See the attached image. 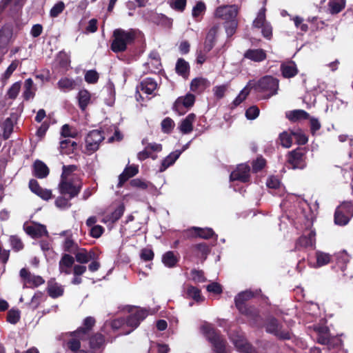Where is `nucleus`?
I'll use <instances>...</instances> for the list:
<instances>
[{
  "label": "nucleus",
  "instance_id": "obj_1",
  "mask_svg": "<svg viewBox=\"0 0 353 353\" xmlns=\"http://www.w3.org/2000/svg\"><path fill=\"white\" fill-rule=\"evenodd\" d=\"M135 39L136 32L134 30L115 29L112 34L110 48L115 53L124 52L128 46L134 43Z\"/></svg>",
  "mask_w": 353,
  "mask_h": 353
},
{
  "label": "nucleus",
  "instance_id": "obj_2",
  "mask_svg": "<svg viewBox=\"0 0 353 353\" xmlns=\"http://www.w3.org/2000/svg\"><path fill=\"white\" fill-rule=\"evenodd\" d=\"M252 81L251 89H254L258 92L265 93V98L269 99L278 92L279 87V80L272 76L265 75L260 78L258 81Z\"/></svg>",
  "mask_w": 353,
  "mask_h": 353
},
{
  "label": "nucleus",
  "instance_id": "obj_3",
  "mask_svg": "<svg viewBox=\"0 0 353 353\" xmlns=\"http://www.w3.org/2000/svg\"><path fill=\"white\" fill-rule=\"evenodd\" d=\"M148 316V311L145 309H136L131 312L125 318L115 319L112 321V327L118 328L121 325H126L130 329L125 334H130L135 330Z\"/></svg>",
  "mask_w": 353,
  "mask_h": 353
},
{
  "label": "nucleus",
  "instance_id": "obj_4",
  "mask_svg": "<svg viewBox=\"0 0 353 353\" xmlns=\"http://www.w3.org/2000/svg\"><path fill=\"white\" fill-rule=\"evenodd\" d=\"M202 329L205 337L212 343L214 353H226V342L220 332L210 325H204Z\"/></svg>",
  "mask_w": 353,
  "mask_h": 353
},
{
  "label": "nucleus",
  "instance_id": "obj_5",
  "mask_svg": "<svg viewBox=\"0 0 353 353\" xmlns=\"http://www.w3.org/2000/svg\"><path fill=\"white\" fill-rule=\"evenodd\" d=\"M307 149L305 148H296L288 152L286 155L287 163L291 168L303 170L307 166Z\"/></svg>",
  "mask_w": 353,
  "mask_h": 353
},
{
  "label": "nucleus",
  "instance_id": "obj_6",
  "mask_svg": "<svg viewBox=\"0 0 353 353\" xmlns=\"http://www.w3.org/2000/svg\"><path fill=\"white\" fill-rule=\"evenodd\" d=\"M265 328L267 333L273 334L280 340H290L291 339L290 332L283 330V325L274 316H270L265 320Z\"/></svg>",
  "mask_w": 353,
  "mask_h": 353
},
{
  "label": "nucleus",
  "instance_id": "obj_7",
  "mask_svg": "<svg viewBox=\"0 0 353 353\" xmlns=\"http://www.w3.org/2000/svg\"><path fill=\"white\" fill-rule=\"evenodd\" d=\"M82 185L81 181L75 183L72 179L61 177L59 183V191L61 195H68L70 199H73L80 193Z\"/></svg>",
  "mask_w": 353,
  "mask_h": 353
},
{
  "label": "nucleus",
  "instance_id": "obj_8",
  "mask_svg": "<svg viewBox=\"0 0 353 353\" xmlns=\"http://www.w3.org/2000/svg\"><path fill=\"white\" fill-rule=\"evenodd\" d=\"M105 139L104 132L100 130H93L88 132L85 137V149L88 154L96 152L100 143Z\"/></svg>",
  "mask_w": 353,
  "mask_h": 353
},
{
  "label": "nucleus",
  "instance_id": "obj_9",
  "mask_svg": "<svg viewBox=\"0 0 353 353\" xmlns=\"http://www.w3.org/2000/svg\"><path fill=\"white\" fill-rule=\"evenodd\" d=\"M196 97L192 93L178 97L172 105V110L179 115L185 114L194 105Z\"/></svg>",
  "mask_w": 353,
  "mask_h": 353
},
{
  "label": "nucleus",
  "instance_id": "obj_10",
  "mask_svg": "<svg viewBox=\"0 0 353 353\" xmlns=\"http://www.w3.org/2000/svg\"><path fill=\"white\" fill-rule=\"evenodd\" d=\"M239 13L236 5H223L217 7L214 11L215 18L228 21L236 19Z\"/></svg>",
  "mask_w": 353,
  "mask_h": 353
},
{
  "label": "nucleus",
  "instance_id": "obj_11",
  "mask_svg": "<svg viewBox=\"0 0 353 353\" xmlns=\"http://www.w3.org/2000/svg\"><path fill=\"white\" fill-rule=\"evenodd\" d=\"M183 236L186 239L192 238H201L203 239H210L214 236L217 237V235L214 233V230L210 228H199L192 227L183 231Z\"/></svg>",
  "mask_w": 353,
  "mask_h": 353
},
{
  "label": "nucleus",
  "instance_id": "obj_12",
  "mask_svg": "<svg viewBox=\"0 0 353 353\" xmlns=\"http://www.w3.org/2000/svg\"><path fill=\"white\" fill-rule=\"evenodd\" d=\"M250 168L246 164H240L233 170L230 175L231 181H238L241 183H247L250 179Z\"/></svg>",
  "mask_w": 353,
  "mask_h": 353
},
{
  "label": "nucleus",
  "instance_id": "obj_13",
  "mask_svg": "<svg viewBox=\"0 0 353 353\" xmlns=\"http://www.w3.org/2000/svg\"><path fill=\"white\" fill-rule=\"evenodd\" d=\"M351 205L350 203H343L340 205L334 212V223L339 225H345L350 221L349 213Z\"/></svg>",
  "mask_w": 353,
  "mask_h": 353
},
{
  "label": "nucleus",
  "instance_id": "obj_14",
  "mask_svg": "<svg viewBox=\"0 0 353 353\" xmlns=\"http://www.w3.org/2000/svg\"><path fill=\"white\" fill-rule=\"evenodd\" d=\"M316 232L310 230L307 235H302L297 239L295 243L294 250L299 251L303 248H314L316 243Z\"/></svg>",
  "mask_w": 353,
  "mask_h": 353
},
{
  "label": "nucleus",
  "instance_id": "obj_15",
  "mask_svg": "<svg viewBox=\"0 0 353 353\" xmlns=\"http://www.w3.org/2000/svg\"><path fill=\"white\" fill-rule=\"evenodd\" d=\"M74 254L76 261L81 264L87 263L91 260L99 258V254L94 248H92L89 251H87L85 248H78L77 252H74Z\"/></svg>",
  "mask_w": 353,
  "mask_h": 353
},
{
  "label": "nucleus",
  "instance_id": "obj_16",
  "mask_svg": "<svg viewBox=\"0 0 353 353\" xmlns=\"http://www.w3.org/2000/svg\"><path fill=\"white\" fill-rule=\"evenodd\" d=\"M12 23H6L0 28V49H4L7 48L12 37Z\"/></svg>",
  "mask_w": 353,
  "mask_h": 353
},
{
  "label": "nucleus",
  "instance_id": "obj_17",
  "mask_svg": "<svg viewBox=\"0 0 353 353\" xmlns=\"http://www.w3.org/2000/svg\"><path fill=\"white\" fill-rule=\"evenodd\" d=\"M30 190L36 195L41 198L45 201H48L52 196L51 190L47 189H43L39 182L34 179H32L29 181L28 184Z\"/></svg>",
  "mask_w": 353,
  "mask_h": 353
},
{
  "label": "nucleus",
  "instance_id": "obj_18",
  "mask_svg": "<svg viewBox=\"0 0 353 353\" xmlns=\"http://www.w3.org/2000/svg\"><path fill=\"white\" fill-rule=\"evenodd\" d=\"M95 323L96 321L94 317L88 316L83 320V326L72 332V334L74 336L83 335L85 337L88 338Z\"/></svg>",
  "mask_w": 353,
  "mask_h": 353
},
{
  "label": "nucleus",
  "instance_id": "obj_19",
  "mask_svg": "<svg viewBox=\"0 0 353 353\" xmlns=\"http://www.w3.org/2000/svg\"><path fill=\"white\" fill-rule=\"evenodd\" d=\"M219 28V25H214L209 30L204 42L203 51L205 53L211 51L215 46Z\"/></svg>",
  "mask_w": 353,
  "mask_h": 353
},
{
  "label": "nucleus",
  "instance_id": "obj_20",
  "mask_svg": "<svg viewBox=\"0 0 353 353\" xmlns=\"http://www.w3.org/2000/svg\"><path fill=\"white\" fill-rule=\"evenodd\" d=\"M280 70L283 77L285 79L294 77L299 72L296 64L293 61L281 63Z\"/></svg>",
  "mask_w": 353,
  "mask_h": 353
},
{
  "label": "nucleus",
  "instance_id": "obj_21",
  "mask_svg": "<svg viewBox=\"0 0 353 353\" xmlns=\"http://www.w3.org/2000/svg\"><path fill=\"white\" fill-rule=\"evenodd\" d=\"M25 231L33 239H38L43 236L48 235L46 227L40 223L28 225L25 228Z\"/></svg>",
  "mask_w": 353,
  "mask_h": 353
},
{
  "label": "nucleus",
  "instance_id": "obj_22",
  "mask_svg": "<svg viewBox=\"0 0 353 353\" xmlns=\"http://www.w3.org/2000/svg\"><path fill=\"white\" fill-rule=\"evenodd\" d=\"M314 331L317 334V342L321 345H330L331 337L330 329L327 326H317L314 327Z\"/></svg>",
  "mask_w": 353,
  "mask_h": 353
},
{
  "label": "nucleus",
  "instance_id": "obj_23",
  "mask_svg": "<svg viewBox=\"0 0 353 353\" xmlns=\"http://www.w3.org/2000/svg\"><path fill=\"white\" fill-rule=\"evenodd\" d=\"M50 170L42 161L37 159L32 165V174L38 179H44L48 176Z\"/></svg>",
  "mask_w": 353,
  "mask_h": 353
},
{
  "label": "nucleus",
  "instance_id": "obj_24",
  "mask_svg": "<svg viewBox=\"0 0 353 353\" xmlns=\"http://www.w3.org/2000/svg\"><path fill=\"white\" fill-rule=\"evenodd\" d=\"M74 263V259L68 254H63L59 263V269L61 273L70 274L71 273V268Z\"/></svg>",
  "mask_w": 353,
  "mask_h": 353
},
{
  "label": "nucleus",
  "instance_id": "obj_25",
  "mask_svg": "<svg viewBox=\"0 0 353 353\" xmlns=\"http://www.w3.org/2000/svg\"><path fill=\"white\" fill-rule=\"evenodd\" d=\"M244 57L254 62H261L266 59L267 54L264 50L259 49H249L245 54Z\"/></svg>",
  "mask_w": 353,
  "mask_h": 353
},
{
  "label": "nucleus",
  "instance_id": "obj_26",
  "mask_svg": "<svg viewBox=\"0 0 353 353\" xmlns=\"http://www.w3.org/2000/svg\"><path fill=\"white\" fill-rule=\"evenodd\" d=\"M236 307L241 314L250 319L256 320L259 317V311L254 305L245 304Z\"/></svg>",
  "mask_w": 353,
  "mask_h": 353
},
{
  "label": "nucleus",
  "instance_id": "obj_27",
  "mask_svg": "<svg viewBox=\"0 0 353 353\" xmlns=\"http://www.w3.org/2000/svg\"><path fill=\"white\" fill-rule=\"evenodd\" d=\"M196 119L194 113L189 114L184 119H183L179 125V130L185 134L190 133L193 130V123Z\"/></svg>",
  "mask_w": 353,
  "mask_h": 353
},
{
  "label": "nucleus",
  "instance_id": "obj_28",
  "mask_svg": "<svg viewBox=\"0 0 353 353\" xmlns=\"http://www.w3.org/2000/svg\"><path fill=\"white\" fill-rule=\"evenodd\" d=\"M210 85V82L207 79L203 77H196L192 80L190 83V90L194 92L201 93L203 92Z\"/></svg>",
  "mask_w": 353,
  "mask_h": 353
},
{
  "label": "nucleus",
  "instance_id": "obj_29",
  "mask_svg": "<svg viewBox=\"0 0 353 353\" xmlns=\"http://www.w3.org/2000/svg\"><path fill=\"white\" fill-rule=\"evenodd\" d=\"M175 71L179 76L188 79L190 72L189 63L183 58H179L176 63Z\"/></svg>",
  "mask_w": 353,
  "mask_h": 353
},
{
  "label": "nucleus",
  "instance_id": "obj_30",
  "mask_svg": "<svg viewBox=\"0 0 353 353\" xmlns=\"http://www.w3.org/2000/svg\"><path fill=\"white\" fill-rule=\"evenodd\" d=\"M190 249L196 257L204 260L206 259L207 256L210 252V249L206 243L194 244Z\"/></svg>",
  "mask_w": 353,
  "mask_h": 353
},
{
  "label": "nucleus",
  "instance_id": "obj_31",
  "mask_svg": "<svg viewBox=\"0 0 353 353\" xmlns=\"http://www.w3.org/2000/svg\"><path fill=\"white\" fill-rule=\"evenodd\" d=\"M181 150H175L169 154L165 158L162 160L161 164L159 168L160 172H164L168 168L172 165L175 161L179 158L181 154Z\"/></svg>",
  "mask_w": 353,
  "mask_h": 353
},
{
  "label": "nucleus",
  "instance_id": "obj_32",
  "mask_svg": "<svg viewBox=\"0 0 353 353\" xmlns=\"http://www.w3.org/2000/svg\"><path fill=\"white\" fill-rule=\"evenodd\" d=\"M71 338L66 341V346L68 350L74 352V353L78 352L81 347V340H85L87 338L83 335L74 336L72 334V332L68 334Z\"/></svg>",
  "mask_w": 353,
  "mask_h": 353
},
{
  "label": "nucleus",
  "instance_id": "obj_33",
  "mask_svg": "<svg viewBox=\"0 0 353 353\" xmlns=\"http://www.w3.org/2000/svg\"><path fill=\"white\" fill-rule=\"evenodd\" d=\"M47 293L52 299H57L63 294V288L54 282V281H49L48 282Z\"/></svg>",
  "mask_w": 353,
  "mask_h": 353
},
{
  "label": "nucleus",
  "instance_id": "obj_34",
  "mask_svg": "<svg viewBox=\"0 0 353 353\" xmlns=\"http://www.w3.org/2000/svg\"><path fill=\"white\" fill-rule=\"evenodd\" d=\"M78 144L70 139H64L60 141L59 150L63 154H71L77 150Z\"/></svg>",
  "mask_w": 353,
  "mask_h": 353
},
{
  "label": "nucleus",
  "instance_id": "obj_35",
  "mask_svg": "<svg viewBox=\"0 0 353 353\" xmlns=\"http://www.w3.org/2000/svg\"><path fill=\"white\" fill-rule=\"evenodd\" d=\"M179 261V257L173 251H168L162 256V262L167 268H173L176 267Z\"/></svg>",
  "mask_w": 353,
  "mask_h": 353
},
{
  "label": "nucleus",
  "instance_id": "obj_36",
  "mask_svg": "<svg viewBox=\"0 0 353 353\" xmlns=\"http://www.w3.org/2000/svg\"><path fill=\"white\" fill-rule=\"evenodd\" d=\"M286 117L292 122H296L308 119L310 114L304 110H294L286 112Z\"/></svg>",
  "mask_w": 353,
  "mask_h": 353
},
{
  "label": "nucleus",
  "instance_id": "obj_37",
  "mask_svg": "<svg viewBox=\"0 0 353 353\" xmlns=\"http://www.w3.org/2000/svg\"><path fill=\"white\" fill-rule=\"evenodd\" d=\"M157 88V83L156 81L152 78H145L140 83L141 90L148 94H152Z\"/></svg>",
  "mask_w": 353,
  "mask_h": 353
},
{
  "label": "nucleus",
  "instance_id": "obj_38",
  "mask_svg": "<svg viewBox=\"0 0 353 353\" xmlns=\"http://www.w3.org/2000/svg\"><path fill=\"white\" fill-rule=\"evenodd\" d=\"M252 85V81H249L245 87L240 92L239 95L234 99L232 103V108H235L239 105L243 101L246 99L248 96L250 94L251 91L250 85Z\"/></svg>",
  "mask_w": 353,
  "mask_h": 353
},
{
  "label": "nucleus",
  "instance_id": "obj_39",
  "mask_svg": "<svg viewBox=\"0 0 353 353\" xmlns=\"http://www.w3.org/2000/svg\"><path fill=\"white\" fill-rule=\"evenodd\" d=\"M77 83L76 81L68 77H63L57 82V87L63 92H68L76 88Z\"/></svg>",
  "mask_w": 353,
  "mask_h": 353
},
{
  "label": "nucleus",
  "instance_id": "obj_40",
  "mask_svg": "<svg viewBox=\"0 0 353 353\" xmlns=\"http://www.w3.org/2000/svg\"><path fill=\"white\" fill-rule=\"evenodd\" d=\"M185 293L187 297L192 299L197 303L204 301V297L201 295V290L192 285H187Z\"/></svg>",
  "mask_w": 353,
  "mask_h": 353
},
{
  "label": "nucleus",
  "instance_id": "obj_41",
  "mask_svg": "<svg viewBox=\"0 0 353 353\" xmlns=\"http://www.w3.org/2000/svg\"><path fill=\"white\" fill-rule=\"evenodd\" d=\"M254 296V294L251 290H245L239 292L234 298L235 306H239L247 304V301Z\"/></svg>",
  "mask_w": 353,
  "mask_h": 353
},
{
  "label": "nucleus",
  "instance_id": "obj_42",
  "mask_svg": "<svg viewBox=\"0 0 353 353\" xmlns=\"http://www.w3.org/2000/svg\"><path fill=\"white\" fill-rule=\"evenodd\" d=\"M77 98L80 109L84 111L90 103V93L87 90H81L79 92Z\"/></svg>",
  "mask_w": 353,
  "mask_h": 353
},
{
  "label": "nucleus",
  "instance_id": "obj_43",
  "mask_svg": "<svg viewBox=\"0 0 353 353\" xmlns=\"http://www.w3.org/2000/svg\"><path fill=\"white\" fill-rule=\"evenodd\" d=\"M345 0H331L328 3L330 13L336 14L341 12L345 7Z\"/></svg>",
  "mask_w": 353,
  "mask_h": 353
},
{
  "label": "nucleus",
  "instance_id": "obj_44",
  "mask_svg": "<svg viewBox=\"0 0 353 353\" xmlns=\"http://www.w3.org/2000/svg\"><path fill=\"white\" fill-rule=\"evenodd\" d=\"M206 10V6L205 3L202 1H199L196 2V5L192 8V17L197 21H200L201 19H199L200 17L204 14Z\"/></svg>",
  "mask_w": 353,
  "mask_h": 353
},
{
  "label": "nucleus",
  "instance_id": "obj_45",
  "mask_svg": "<svg viewBox=\"0 0 353 353\" xmlns=\"http://www.w3.org/2000/svg\"><path fill=\"white\" fill-rule=\"evenodd\" d=\"M105 343V336L100 333H97L90 338V346L92 349H99Z\"/></svg>",
  "mask_w": 353,
  "mask_h": 353
},
{
  "label": "nucleus",
  "instance_id": "obj_46",
  "mask_svg": "<svg viewBox=\"0 0 353 353\" xmlns=\"http://www.w3.org/2000/svg\"><path fill=\"white\" fill-rule=\"evenodd\" d=\"M63 248L65 252L74 254L78 250V245L72 238V234L66 236L63 243Z\"/></svg>",
  "mask_w": 353,
  "mask_h": 353
},
{
  "label": "nucleus",
  "instance_id": "obj_47",
  "mask_svg": "<svg viewBox=\"0 0 353 353\" xmlns=\"http://www.w3.org/2000/svg\"><path fill=\"white\" fill-rule=\"evenodd\" d=\"M239 22L237 19H234L232 20H230L224 22V28L225 30V32L228 37L234 35L236 31L238 28Z\"/></svg>",
  "mask_w": 353,
  "mask_h": 353
},
{
  "label": "nucleus",
  "instance_id": "obj_48",
  "mask_svg": "<svg viewBox=\"0 0 353 353\" xmlns=\"http://www.w3.org/2000/svg\"><path fill=\"white\" fill-rule=\"evenodd\" d=\"M174 126V121L170 117H165L161 123V130L165 134H170Z\"/></svg>",
  "mask_w": 353,
  "mask_h": 353
},
{
  "label": "nucleus",
  "instance_id": "obj_49",
  "mask_svg": "<svg viewBox=\"0 0 353 353\" xmlns=\"http://www.w3.org/2000/svg\"><path fill=\"white\" fill-rule=\"evenodd\" d=\"M292 134L288 132H283L279 134V139L281 145L284 148H290L292 144Z\"/></svg>",
  "mask_w": 353,
  "mask_h": 353
},
{
  "label": "nucleus",
  "instance_id": "obj_50",
  "mask_svg": "<svg viewBox=\"0 0 353 353\" xmlns=\"http://www.w3.org/2000/svg\"><path fill=\"white\" fill-rule=\"evenodd\" d=\"M266 24L265 19V8H262L258 12L256 18L253 21V26L261 28L263 25Z\"/></svg>",
  "mask_w": 353,
  "mask_h": 353
},
{
  "label": "nucleus",
  "instance_id": "obj_51",
  "mask_svg": "<svg viewBox=\"0 0 353 353\" xmlns=\"http://www.w3.org/2000/svg\"><path fill=\"white\" fill-rule=\"evenodd\" d=\"M236 346L238 350L244 353H255L256 349L247 341H238L236 343Z\"/></svg>",
  "mask_w": 353,
  "mask_h": 353
},
{
  "label": "nucleus",
  "instance_id": "obj_52",
  "mask_svg": "<svg viewBox=\"0 0 353 353\" xmlns=\"http://www.w3.org/2000/svg\"><path fill=\"white\" fill-rule=\"evenodd\" d=\"M20 311L18 309H11L7 313V321L11 324H17L20 320Z\"/></svg>",
  "mask_w": 353,
  "mask_h": 353
},
{
  "label": "nucleus",
  "instance_id": "obj_53",
  "mask_svg": "<svg viewBox=\"0 0 353 353\" xmlns=\"http://www.w3.org/2000/svg\"><path fill=\"white\" fill-rule=\"evenodd\" d=\"M124 211V205H119L109 216V221H110L112 223L117 222L123 216Z\"/></svg>",
  "mask_w": 353,
  "mask_h": 353
},
{
  "label": "nucleus",
  "instance_id": "obj_54",
  "mask_svg": "<svg viewBox=\"0 0 353 353\" xmlns=\"http://www.w3.org/2000/svg\"><path fill=\"white\" fill-rule=\"evenodd\" d=\"M84 79L88 83L95 84L99 81V74L95 70H90L85 72Z\"/></svg>",
  "mask_w": 353,
  "mask_h": 353
},
{
  "label": "nucleus",
  "instance_id": "obj_55",
  "mask_svg": "<svg viewBox=\"0 0 353 353\" xmlns=\"http://www.w3.org/2000/svg\"><path fill=\"white\" fill-rule=\"evenodd\" d=\"M71 199L70 197L67 198L63 195L59 196L55 200V205L61 209L69 208L72 205V203L70 202Z\"/></svg>",
  "mask_w": 353,
  "mask_h": 353
},
{
  "label": "nucleus",
  "instance_id": "obj_56",
  "mask_svg": "<svg viewBox=\"0 0 353 353\" xmlns=\"http://www.w3.org/2000/svg\"><path fill=\"white\" fill-rule=\"evenodd\" d=\"M61 136L65 138H75L77 136V132L76 130H72L69 124H64L61 129Z\"/></svg>",
  "mask_w": 353,
  "mask_h": 353
},
{
  "label": "nucleus",
  "instance_id": "obj_57",
  "mask_svg": "<svg viewBox=\"0 0 353 353\" xmlns=\"http://www.w3.org/2000/svg\"><path fill=\"white\" fill-rule=\"evenodd\" d=\"M65 9V4L63 1H58L54 5L50 11V16L52 18L57 17Z\"/></svg>",
  "mask_w": 353,
  "mask_h": 353
},
{
  "label": "nucleus",
  "instance_id": "obj_58",
  "mask_svg": "<svg viewBox=\"0 0 353 353\" xmlns=\"http://www.w3.org/2000/svg\"><path fill=\"white\" fill-rule=\"evenodd\" d=\"M10 242L12 250L15 252H19L23 249L24 245L19 236L16 235L11 236Z\"/></svg>",
  "mask_w": 353,
  "mask_h": 353
},
{
  "label": "nucleus",
  "instance_id": "obj_59",
  "mask_svg": "<svg viewBox=\"0 0 353 353\" xmlns=\"http://www.w3.org/2000/svg\"><path fill=\"white\" fill-rule=\"evenodd\" d=\"M19 64V61L18 60H14L12 61L10 65L8 67L4 74H3L2 79L4 82H6L12 75V74L15 71Z\"/></svg>",
  "mask_w": 353,
  "mask_h": 353
},
{
  "label": "nucleus",
  "instance_id": "obj_60",
  "mask_svg": "<svg viewBox=\"0 0 353 353\" xmlns=\"http://www.w3.org/2000/svg\"><path fill=\"white\" fill-rule=\"evenodd\" d=\"M260 113V110L256 105H252L245 110V117L248 120H254L256 119Z\"/></svg>",
  "mask_w": 353,
  "mask_h": 353
},
{
  "label": "nucleus",
  "instance_id": "obj_61",
  "mask_svg": "<svg viewBox=\"0 0 353 353\" xmlns=\"http://www.w3.org/2000/svg\"><path fill=\"white\" fill-rule=\"evenodd\" d=\"M192 280L196 283H203L206 281L203 270L193 269L190 272Z\"/></svg>",
  "mask_w": 353,
  "mask_h": 353
},
{
  "label": "nucleus",
  "instance_id": "obj_62",
  "mask_svg": "<svg viewBox=\"0 0 353 353\" xmlns=\"http://www.w3.org/2000/svg\"><path fill=\"white\" fill-rule=\"evenodd\" d=\"M20 89L21 83L19 82H16L13 83L8 90L7 95L8 98L11 99H16L20 91Z\"/></svg>",
  "mask_w": 353,
  "mask_h": 353
},
{
  "label": "nucleus",
  "instance_id": "obj_63",
  "mask_svg": "<svg viewBox=\"0 0 353 353\" xmlns=\"http://www.w3.org/2000/svg\"><path fill=\"white\" fill-rule=\"evenodd\" d=\"M330 261V256L328 254L317 252H316V263L319 266L327 265Z\"/></svg>",
  "mask_w": 353,
  "mask_h": 353
},
{
  "label": "nucleus",
  "instance_id": "obj_64",
  "mask_svg": "<svg viewBox=\"0 0 353 353\" xmlns=\"http://www.w3.org/2000/svg\"><path fill=\"white\" fill-rule=\"evenodd\" d=\"M266 165V161L262 157H257V159L252 162V170L254 172H258L262 170Z\"/></svg>",
  "mask_w": 353,
  "mask_h": 353
}]
</instances>
